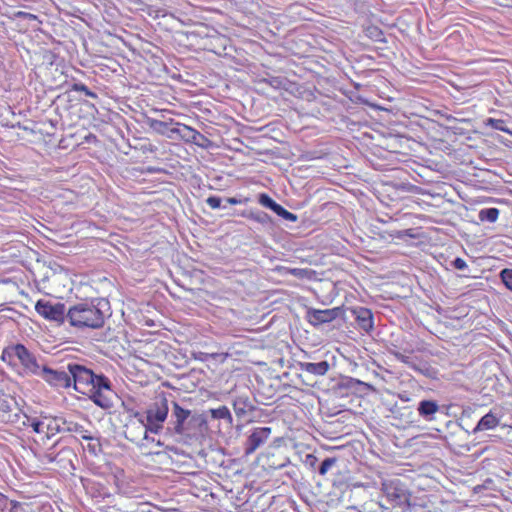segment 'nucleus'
Instances as JSON below:
<instances>
[{
    "instance_id": "obj_2",
    "label": "nucleus",
    "mask_w": 512,
    "mask_h": 512,
    "mask_svg": "<svg viewBox=\"0 0 512 512\" xmlns=\"http://www.w3.org/2000/svg\"><path fill=\"white\" fill-rule=\"evenodd\" d=\"M110 304L104 298L77 303L68 308V322L77 329H98L109 315Z\"/></svg>"
},
{
    "instance_id": "obj_42",
    "label": "nucleus",
    "mask_w": 512,
    "mask_h": 512,
    "mask_svg": "<svg viewBox=\"0 0 512 512\" xmlns=\"http://www.w3.org/2000/svg\"><path fill=\"white\" fill-rule=\"evenodd\" d=\"M209 142H210L209 139L203 135V139H199L198 143H194V144L199 147L205 148V147H207Z\"/></svg>"
},
{
    "instance_id": "obj_29",
    "label": "nucleus",
    "mask_w": 512,
    "mask_h": 512,
    "mask_svg": "<svg viewBox=\"0 0 512 512\" xmlns=\"http://www.w3.org/2000/svg\"><path fill=\"white\" fill-rule=\"evenodd\" d=\"M486 126H489L495 130H499L508 134H512L510 129L506 126V123L502 119L488 118L485 121Z\"/></svg>"
},
{
    "instance_id": "obj_35",
    "label": "nucleus",
    "mask_w": 512,
    "mask_h": 512,
    "mask_svg": "<svg viewBox=\"0 0 512 512\" xmlns=\"http://www.w3.org/2000/svg\"><path fill=\"white\" fill-rule=\"evenodd\" d=\"M258 202L270 209V210H273V208L276 206L277 202H275L268 194L266 193H261L259 194V197H258Z\"/></svg>"
},
{
    "instance_id": "obj_5",
    "label": "nucleus",
    "mask_w": 512,
    "mask_h": 512,
    "mask_svg": "<svg viewBox=\"0 0 512 512\" xmlns=\"http://www.w3.org/2000/svg\"><path fill=\"white\" fill-rule=\"evenodd\" d=\"M13 355L19 360L26 374L39 376L45 364L41 357L30 352L23 344H16L12 348Z\"/></svg>"
},
{
    "instance_id": "obj_11",
    "label": "nucleus",
    "mask_w": 512,
    "mask_h": 512,
    "mask_svg": "<svg viewBox=\"0 0 512 512\" xmlns=\"http://www.w3.org/2000/svg\"><path fill=\"white\" fill-rule=\"evenodd\" d=\"M417 415L425 422H434L441 412V406L434 399H422L416 406Z\"/></svg>"
},
{
    "instance_id": "obj_28",
    "label": "nucleus",
    "mask_w": 512,
    "mask_h": 512,
    "mask_svg": "<svg viewBox=\"0 0 512 512\" xmlns=\"http://www.w3.org/2000/svg\"><path fill=\"white\" fill-rule=\"evenodd\" d=\"M28 425L38 434H44L46 436V416L42 419L39 418H27Z\"/></svg>"
},
{
    "instance_id": "obj_36",
    "label": "nucleus",
    "mask_w": 512,
    "mask_h": 512,
    "mask_svg": "<svg viewBox=\"0 0 512 512\" xmlns=\"http://www.w3.org/2000/svg\"><path fill=\"white\" fill-rule=\"evenodd\" d=\"M206 203L211 209L227 208V205H222V199L217 196L208 197Z\"/></svg>"
},
{
    "instance_id": "obj_26",
    "label": "nucleus",
    "mask_w": 512,
    "mask_h": 512,
    "mask_svg": "<svg viewBox=\"0 0 512 512\" xmlns=\"http://www.w3.org/2000/svg\"><path fill=\"white\" fill-rule=\"evenodd\" d=\"M499 217V209L491 207L479 211L478 218L482 222L494 223Z\"/></svg>"
},
{
    "instance_id": "obj_12",
    "label": "nucleus",
    "mask_w": 512,
    "mask_h": 512,
    "mask_svg": "<svg viewBox=\"0 0 512 512\" xmlns=\"http://www.w3.org/2000/svg\"><path fill=\"white\" fill-rule=\"evenodd\" d=\"M270 434V427L254 428L245 443V453L247 455L254 453L260 446H262L268 440Z\"/></svg>"
},
{
    "instance_id": "obj_27",
    "label": "nucleus",
    "mask_w": 512,
    "mask_h": 512,
    "mask_svg": "<svg viewBox=\"0 0 512 512\" xmlns=\"http://www.w3.org/2000/svg\"><path fill=\"white\" fill-rule=\"evenodd\" d=\"M62 432H70L82 434L83 432H88L81 424L74 422L72 420H67L62 418Z\"/></svg>"
},
{
    "instance_id": "obj_22",
    "label": "nucleus",
    "mask_w": 512,
    "mask_h": 512,
    "mask_svg": "<svg viewBox=\"0 0 512 512\" xmlns=\"http://www.w3.org/2000/svg\"><path fill=\"white\" fill-rule=\"evenodd\" d=\"M62 417H46V438L50 439L57 433L62 432Z\"/></svg>"
},
{
    "instance_id": "obj_45",
    "label": "nucleus",
    "mask_w": 512,
    "mask_h": 512,
    "mask_svg": "<svg viewBox=\"0 0 512 512\" xmlns=\"http://www.w3.org/2000/svg\"><path fill=\"white\" fill-rule=\"evenodd\" d=\"M82 436L83 439L85 440H92V436L88 435L87 432H83L82 434H80Z\"/></svg>"
},
{
    "instance_id": "obj_23",
    "label": "nucleus",
    "mask_w": 512,
    "mask_h": 512,
    "mask_svg": "<svg viewBox=\"0 0 512 512\" xmlns=\"http://www.w3.org/2000/svg\"><path fill=\"white\" fill-rule=\"evenodd\" d=\"M55 446H51L43 455V459L47 463H53L56 462L58 459V456L60 455H71L72 450L68 447L62 448L59 452L55 451Z\"/></svg>"
},
{
    "instance_id": "obj_3",
    "label": "nucleus",
    "mask_w": 512,
    "mask_h": 512,
    "mask_svg": "<svg viewBox=\"0 0 512 512\" xmlns=\"http://www.w3.org/2000/svg\"><path fill=\"white\" fill-rule=\"evenodd\" d=\"M381 491L387 501L393 506L400 508L403 512L410 508L411 494L405 484L399 479H388L382 482Z\"/></svg>"
},
{
    "instance_id": "obj_4",
    "label": "nucleus",
    "mask_w": 512,
    "mask_h": 512,
    "mask_svg": "<svg viewBox=\"0 0 512 512\" xmlns=\"http://www.w3.org/2000/svg\"><path fill=\"white\" fill-rule=\"evenodd\" d=\"M169 406L168 400L163 395L155 398L144 416L145 425L151 433L158 434L163 429V423L168 417Z\"/></svg>"
},
{
    "instance_id": "obj_40",
    "label": "nucleus",
    "mask_w": 512,
    "mask_h": 512,
    "mask_svg": "<svg viewBox=\"0 0 512 512\" xmlns=\"http://www.w3.org/2000/svg\"><path fill=\"white\" fill-rule=\"evenodd\" d=\"M274 213H276L278 216L282 217V215L285 213L286 209L281 206L280 204H276V206L272 210Z\"/></svg>"
},
{
    "instance_id": "obj_15",
    "label": "nucleus",
    "mask_w": 512,
    "mask_h": 512,
    "mask_svg": "<svg viewBox=\"0 0 512 512\" xmlns=\"http://www.w3.org/2000/svg\"><path fill=\"white\" fill-rule=\"evenodd\" d=\"M170 133L189 143H198L199 139H203V134L199 131L179 122L175 123V126L170 129Z\"/></svg>"
},
{
    "instance_id": "obj_32",
    "label": "nucleus",
    "mask_w": 512,
    "mask_h": 512,
    "mask_svg": "<svg viewBox=\"0 0 512 512\" xmlns=\"http://www.w3.org/2000/svg\"><path fill=\"white\" fill-rule=\"evenodd\" d=\"M499 276L505 287L512 292V269L505 268L501 270Z\"/></svg>"
},
{
    "instance_id": "obj_17",
    "label": "nucleus",
    "mask_w": 512,
    "mask_h": 512,
    "mask_svg": "<svg viewBox=\"0 0 512 512\" xmlns=\"http://www.w3.org/2000/svg\"><path fill=\"white\" fill-rule=\"evenodd\" d=\"M175 121L170 118L167 121H162L154 118H147V125L150 129L155 131L156 133L160 135H167L169 138H171L174 134L170 133V129L175 126Z\"/></svg>"
},
{
    "instance_id": "obj_39",
    "label": "nucleus",
    "mask_w": 512,
    "mask_h": 512,
    "mask_svg": "<svg viewBox=\"0 0 512 512\" xmlns=\"http://www.w3.org/2000/svg\"><path fill=\"white\" fill-rule=\"evenodd\" d=\"M100 447H101V445H100L99 441L97 440V441H96V443H93V444H89V445H88V450H89L91 453H93V454H95V455H96V454H97V452L100 450Z\"/></svg>"
},
{
    "instance_id": "obj_8",
    "label": "nucleus",
    "mask_w": 512,
    "mask_h": 512,
    "mask_svg": "<svg viewBox=\"0 0 512 512\" xmlns=\"http://www.w3.org/2000/svg\"><path fill=\"white\" fill-rule=\"evenodd\" d=\"M388 352L393 355L398 361L401 363L407 365L409 368L413 369L414 371L418 372L419 374L429 378V379H436L438 375L437 369L432 367L427 362L419 361L415 362L411 357L404 355L400 351L392 348H388Z\"/></svg>"
},
{
    "instance_id": "obj_37",
    "label": "nucleus",
    "mask_w": 512,
    "mask_h": 512,
    "mask_svg": "<svg viewBox=\"0 0 512 512\" xmlns=\"http://www.w3.org/2000/svg\"><path fill=\"white\" fill-rule=\"evenodd\" d=\"M451 265L457 269V270H461V271H464L466 269H468V265L466 263V261L460 257H456L452 262H451Z\"/></svg>"
},
{
    "instance_id": "obj_34",
    "label": "nucleus",
    "mask_w": 512,
    "mask_h": 512,
    "mask_svg": "<svg viewBox=\"0 0 512 512\" xmlns=\"http://www.w3.org/2000/svg\"><path fill=\"white\" fill-rule=\"evenodd\" d=\"M389 235L391 237H394L397 239H404L406 237H409V238L416 237V234L413 229L395 230V231H391Z\"/></svg>"
},
{
    "instance_id": "obj_43",
    "label": "nucleus",
    "mask_w": 512,
    "mask_h": 512,
    "mask_svg": "<svg viewBox=\"0 0 512 512\" xmlns=\"http://www.w3.org/2000/svg\"><path fill=\"white\" fill-rule=\"evenodd\" d=\"M398 398L403 402H410L411 397L407 392H402L398 394Z\"/></svg>"
},
{
    "instance_id": "obj_16",
    "label": "nucleus",
    "mask_w": 512,
    "mask_h": 512,
    "mask_svg": "<svg viewBox=\"0 0 512 512\" xmlns=\"http://www.w3.org/2000/svg\"><path fill=\"white\" fill-rule=\"evenodd\" d=\"M232 406L235 415L239 419H243L248 415V413L252 412L255 409L250 398L243 394L238 395L233 399Z\"/></svg>"
},
{
    "instance_id": "obj_1",
    "label": "nucleus",
    "mask_w": 512,
    "mask_h": 512,
    "mask_svg": "<svg viewBox=\"0 0 512 512\" xmlns=\"http://www.w3.org/2000/svg\"><path fill=\"white\" fill-rule=\"evenodd\" d=\"M71 375V385L84 395H87L97 406L102 409L113 407L111 381L103 374H95L91 369L77 362L67 364Z\"/></svg>"
},
{
    "instance_id": "obj_25",
    "label": "nucleus",
    "mask_w": 512,
    "mask_h": 512,
    "mask_svg": "<svg viewBox=\"0 0 512 512\" xmlns=\"http://www.w3.org/2000/svg\"><path fill=\"white\" fill-rule=\"evenodd\" d=\"M365 387L367 389H371L372 386L361 381V380H358V379H355V378H352V377H346L344 378L341 383H340V387H343V388H346V389H349V390H352V391H358L359 390V387Z\"/></svg>"
},
{
    "instance_id": "obj_33",
    "label": "nucleus",
    "mask_w": 512,
    "mask_h": 512,
    "mask_svg": "<svg viewBox=\"0 0 512 512\" xmlns=\"http://www.w3.org/2000/svg\"><path fill=\"white\" fill-rule=\"evenodd\" d=\"M337 462V459L335 457H327L325 458L319 468H318V472L320 475H325L332 466H334Z\"/></svg>"
},
{
    "instance_id": "obj_10",
    "label": "nucleus",
    "mask_w": 512,
    "mask_h": 512,
    "mask_svg": "<svg viewBox=\"0 0 512 512\" xmlns=\"http://www.w3.org/2000/svg\"><path fill=\"white\" fill-rule=\"evenodd\" d=\"M341 307H334L331 309H314L309 308L306 312L307 321L313 326H319L325 323H330L342 314Z\"/></svg>"
},
{
    "instance_id": "obj_21",
    "label": "nucleus",
    "mask_w": 512,
    "mask_h": 512,
    "mask_svg": "<svg viewBox=\"0 0 512 512\" xmlns=\"http://www.w3.org/2000/svg\"><path fill=\"white\" fill-rule=\"evenodd\" d=\"M242 217H246L251 219L264 227L270 226L272 224V218L264 211L260 210H250L247 212H242L240 214Z\"/></svg>"
},
{
    "instance_id": "obj_31",
    "label": "nucleus",
    "mask_w": 512,
    "mask_h": 512,
    "mask_svg": "<svg viewBox=\"0 0 512 512\" xmlns=\"http://www.w3.org/2000/svg\"><path fill=\"white\" fill-rule=\"evenodd\" d=\"M71 89L73 91L83 92L86 96H88L90 98H93V99L98 98V95L95 92L91 91L84 83H81V82L73 83L71 86Z\"/></svg>"
},
{
    "instance_id": "obj_30",
    "label": "nucleus",
    "mask_w": 512,
    "mask_h": 512,
    "mask_svg": "<svg viewBox=\"0 0 512 512\" xmlns=\"http://www.w3.org/2000/svg\"><path fill=\"white\" fill-rule=\"evenodd\" d=\"M369 38L377 42H385L384 33L377 26H370L366 29Z\"/></svg>"
},
{
    "instance_id": "obj_7",
    "label": "nucleus",
    "mask_w": 512,
    "mask_h": 512,
    "mask_svg": "<svg viewBox=\"0 0 512 512\" xmlns=\"http://www.w3.org/2000/svg\"><path fill=\"white\" fill-rule=\"evenodd\" d=\"M39 377H41L50 386L57 389H68L71 387V375L67 366L59 369H52L45 365Z\"/></svg>"
},
{
    "instance_id": "obj_9",
    "label": "nucleus",
    "mask_w": 512,
    "mask_h": 512,
    "mask_svg": "<svg viewBox=\"0 0 512 512\" xmlns=\"http://www.w3.org/2000/svg\"><path fill=\"white\" fill-rule=\"evenodd\" d=\"M135 418H137L136 421L131 420L126 425L125 430V436L126 438L134 443H137L138 441L144 439V440H151L154 441V438H150L148 436V432L150 430L147 429V426L145 425L144 416L140 414L139 412H136L134 415Z\"/></svg>"
},
{
    "instance_id": "obj_13",
    "label": "nucleus",
    "mask_w": 512,
    "mask_h": 512,
    "mask_svg": "<svg viewBox=\"0 0 512 512\" xmlns=\"http://www.w3.org/2000/svg\"><path fill=\"white\" fill-rule=\"evenodd\" d=\"M191 411L183 409L178 403L173 402V411L171 414V421L167 430L177 434H182L185 430L184 422L190 416Z\"/></svg>"
},
{
    "instance_id": "obj_14",
    "label": "nucleus",
    "mask_w": 512,
    "mask_h": 512,
    "mask_svg": "<svg viewBox=\"0 0 512 512\" xmlns=\"http://www.w3.org/2000/svg\"><path fill=\"white\" fill-rule=\"evenodd\" d=\"M351 313L361 330L368 333L373 329V314L370 309L365 307H355L351 309Z\"/></svg>"
},
{
    "instance_id": "obj_6",
    "label": "nucleus",
    "mask_w": 512,
    "mask_h": 512,
    "mask_svg": "<svg viewBox=\"0 0 512 512\" xmlns=\"http://www.w3.org/2000/svg\"><path fill=\"white\" fill-rule=\"evenodd\" d=\"M35 310L46 320L61 324L68 321V309H66L64 303H51L50 301L40 299L35 304Z\"/></svg>"
},
{
    "instance_id": "obj_18",
    "label": "nucleus",
    "mask_w": 512,
    "mask_h": 512,
    "mask_svg": "<svg viewBox=\"0 0 512 512\" xmlns=\"http://www.w3.org/2000/svg\"><path fill=\"white\" fill-rule=\"evenodd\" d=\"M499 422V418L490 411L478 421L477 425L473 429V433L475 434L480 431L494 429L499 425Z\"/></svg>"
},
{
    "instance_id": "obj_20",
    "label": "nucleus",
    "mask_w": 512,
    "mask_h": 512,
    "mask_svg": "<svg viewBox=\"0 0 512 512\" xmlns=\"http://www.w3.org/2000/svg\"><path fill=\"white\" fill-rule=\"evenodd\" d=\"M301 367L302 370L307 373L323 376L328 372L330 365L327 361L324 360L317 363L304 362L301 364Z\"/></svg>"
},
{
    "instance_id": "obj_38",
    "label": "nucleus",
    "mask_w": 512,
    "mask_h": 512,
    "mask_svg": "<svg viewBox=\"0 0 512 512\" xmlns=\"http://www.w3.org/2000/svg\"><path fill=\"white\" fill-rule=\"evenodd\" d=\"M282 218L287 221H291V222H295L298 219L296 214H293V213L289 212L288 210L285 211V213L282 215Z\"/></svg>"
},
{
    "instance_id": "obj_24",
    "label": "nucleus",
    "mask_w": 512,
    "mask_h": 512,
    "mask_svg": "<svg viewBox=\"0 0 512 512\" xmlns=\"http://www.w3.org/2000/svg\"><path fill=\"white\" fill-rule=\"evenodd\" d=\"M210 414L213 419H223L229 425L233 424L232 414H231L230 410L228 409V407H226V406H220L218 408L211 409Z\"/></svg>"
},
{
    "instance_id": "obj_44",
    "label": "nucleus",
    "mask_w": 512,
    "mask_h": 512,
    "mask_svg": "<svg viewBox=\"0 0 512 512\" xmlns=\"http://www.w3.org/2000/svg\"><path fill=\"white\" fill-rule=\"evenodd\" d=\"M225 202L230 205H236L241 203V200L235 198V197H228L225 199Z\"/></svg>"
},
{
    "instance_id": "obj_19",
    "label": "nucleus",
    "mask_w": 512,
    "mask_h": 512,
    "mask_svg": "<svg viewBox=\"0 0 512 512\" xmlns=\"http://www.w3.org/2000/svg\"><path fill=\"white\" fill-rule=\"evenodd\" d=\"M389 411L394 419H399L406 424L415 422L413 419L414 413L409 407H399L397 404H394L389 408Z\"/></svg>"
},
{
    "instance_id": "obj_41",
    "label": "nucleus",
    "mask_w": 512,
    "mask_h": 512,
    "mask_svg": "<svg viewBox=\"0 0 512 512\" xmlns=\"http://www.w3.org/2000/svg\"><path fill=\"white\" fill-rule=\"evenodd\" d=\"M317 462V457L314 455H307L306 457V463L309 464L311 467H314Z\"/></svg>"
}]
</instances>
